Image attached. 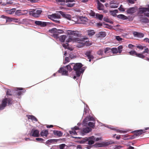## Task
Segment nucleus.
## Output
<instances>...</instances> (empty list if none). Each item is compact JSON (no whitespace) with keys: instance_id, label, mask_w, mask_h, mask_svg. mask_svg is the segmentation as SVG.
Wrapping results in <instances>:
<instances>
[{"instance_id":"obj_24","label":"nucleus","mask_w":149,"mask_h":149,"mask_svg":"<svg viewBox=\"0 0 149 149\" xmlns=\"http://www.w3.org/2000/svg\"><path fill=\"white\" fill-rule=\"evenodd\" d=\"M140 20L141 22L145 23H148L149 22V20L147 17H142L141 18Z\"/></svg>"},{"instance_id":"obj_58","label":"nucleus","mask_w":149,"mask_h":149,"mask_svg":"<svg viewBox=\"0 0 149 149\" xmlns=\"http://www.w3.org/2000/svg\"><path fill=\"white\" fill-rule=\"evenodd\" d=\"M116 38L117 40L118 41H121L122 40V38H121L119 36H116Z\"/></svg>"},{"instance_id":"obj_4","label":"nucleus","mask_w":149,"mask_h":149,"mask_svg":"<svg viewBox=\"0 0 149 149\" xmlns=\"http://www.w3.org/2000/svg\"><path fill=\"white\" fill-rule=\"evenodd\" d=\"M61 14L58 13H54L52 15H48V18L53 20L54 22L57 23H59L60 21L59 20H56L55 19H59L61 18Z\"/></svg>"},{"instance_id":"obj_16","label":"nucleus","mask_w":149,"mask_h":149,"mask_svg":"<svg viewBox=\"0 0 149 149\" xmlns=\"http://www.w3.org/2000/svg\"><path fill=\"white\" fill-rule=\"evenodd\" d=\"M133 34L134 36L140 38H143L144 36V35L143 33L136 31L134 32Z\"/></svg>"},{"instance_id":"obj_22","label":"nucleus","mask_w":149,"mask_h":149,"mask_svg":"<svg viewBox=\"0 0 149 149\" xmlns=\"http://www.w3.org/2000/svg\"><path fill=\"white\" fill-rule=\"evenodd\" d=\"M136 12V9L135 8H131L127 10V13L128 14H132Z\"/></svg>"},{"instance_id":"obj_11","label":"nucleus","mask_w":149,"mask_h":149,"mask_svg":"<svg viewBox=\"0 0 149 149\" xmlns=\"http://www.w3.org/2000/svg\"><path fill=\"white\" fill-rule=\"evenodd\" d=\"M85 54L87 57L89 59V62H91V60L94 58V56L91 54V52L90 51H87L86 52Z\"/></svg>"},{"instance_id":"obj_28","label":"nucleus","mask_w":149,"mask_h":149,"mask_svg":"<svg viewBox=\"0 0 149 149\" xmlns=\"http://www.w3.org/2000/svg\"><path fill=\"white\" fill-rule=\"evenodd\" d=\"M117 17L120 19H127L128 18L127 17L122 14H120L117 16Z\"/></svg>"},{"instance_id":"obj_43","label":"nucleus","mask_w":149,"mask_h":149,"mask_svg":"<svg viewBox=\"0 0 149 149\" xmlns=\"http://www.w3.org/2000/svg\"><path fill=\"white\" fill-rule=\"evenodd\" d=\"M59 33H55V34H53L52 35L53 37L54 38H56L57 39L59 38Z\"/></svg>"},{"instance_id":"obj_45","label":"nucleus","mask_w":149,"mask_h":149,"mask_svg":"<svg viewBox=\"0 0 149 149\" xmlns=\"http://www.w3.org/2000/svg\"><path fill=\"white\" fill-rule=\"evenodd\" d=\"M145 53L147 54H149V49L148 48L145 49L144 51L142 52V54H145Z\"/></svg>"},{"instance_id":"obj_20","label":"nucleus","mask_w":149,"mask_h":149,"mask_svg":"<svg viewBox=\"0 0 149 149\" xmlns=\"http://www.w3.org/2000/svg\"><path fill=\"white\" fill-rule=\"evenodd\" d=\"M53 133L54 135L59 137L61 136L63 134V133L61 131L58 130H54Z\"/></svg>"},{"instance_id":"obj_41","label":"nucleus","mask_w":149,"mask_h":149,"mask_svg":"<svg viewBox=\"0 0 149 149\" xmlns=\"http://www.w3.org/2000/svg\"><path fill=\"white\" fill-rule=\"evenodd\" d=\"M80 19L82 22H86L88 20V19L87 17H80Z\"/></svg>"},{"instance_id":"obj_46","label":"nucleus","mask_w":149,"mask_h":149,"mask_svg":"<svg viewBox=\"0 0 149 149\" xmlns=\"http://www.w3.org/2000/svg\"><path fill=\"white\" fill-rule=\"evenodd\" d=\"M15 9H12L10 10H8V13L9 14H13L15 12Z\"/></svg>"},{"instance_id":"obj_49","label":"nucleus","mask_w":149,"mask_h":149,"mask_svg":"<svg viewBox=\"0 0 149 149\" xmlns=\"http://www.w3.org/2000/svg\"><path fill=\"white\" fill-rule=\"evenodd\" d=\"M6 95L8 96H10L12 95L11 91L10 90L8 89L7 90L6 92Z\"/></svg>"},{"instance_id":"obj_47","label":"nucleus","mask_w":149,"mask_h":149,"mask_svg":"<svg viewBox=\"0 0 149 149\" xmlns=\"http://www.w3.org/2000/svg\"><path fill=\"white\" fill-rule=\"evenodd\" d=\"M88 125L90 127L93 128L95 126V124L92 122H90L88 123Z\"/></svg>"},{"instance_id":"obj_59","label":"nucleus","mask_w":149,"mask_h":149,"mask_svg":"<svg viewBox=\"0 0 149 149\" xmlns=\"http://www.w3.org/2000/svg\"><path fill=\"white\" fill-rule=\"evenodd\" d=\"M65 61L66 62H68L70 61V59L68 57H66L65 58Z\"/></svg>"},{"instance_id":"obj_51","label":"nucleus","mask_w":149,"mask_h":149,"mask_svg":"<svg viewBox=\"0 0 149 149\" xmlns=\"http://www.w3.org/2000/svg\"><path fill=\"white\" fill-rule=\"evenodd\" d=\"M115 147L114 148V149H120L123 147L122 146L116 145H115Z\"/></svg>"},{"instance_id":"obj_1","label":"nucleus","mask_w":149,"mask_h":149,"mask_svg":"<svg viewBox=\"0 0 149 149\" xmlns=\"http://www.w3.org/2000/svg\"><path fill=\"white\" fill-rule=\"evenodd\" d=\"M68 33L69 35L68 38L67 39L66 41L67 42H70L72 41H74L78 42H80L81 40L79 38L76 37H79L81 36V34L78 32L69 30L68 31Z\"/></svg>"},{"instance_id":"obj_60","label":"nucleus","mask_w":149,"mask_h":149,"mask_svg":"<svg viewBox=\"0 0 149 149\" xmlns=\"http://www.w3.org/2000/svg\"><path fill=\"white\" fill-rule=\"evenodd\" d=\"M116 130L118 132H119L120 133H125L126 132V131H123V130Z\"/></svg>"},{"instance_id":"obj_52","label":"nucleus","mask_w":149,"mask_h":149,"mask_svg":"<svg viewBox=\"0 0 149 149\" xmlns=\"http://www.w3.org/2000/svg\"><path fill=\"white\" fill-rule=\"evenodd\" d=\"M90 15L91 16H95V13L92 10H91L90 13Z\"/></svg>"},{"instance_id":"obj_38","label":"nucleus","mask_w":149,"mask_h":149,"mask_svg":"<svg viewBox=\"0 0 149 149\" xmlns=\"http://www.w3.org/2000/svg\"><path fill=\"white\" fill-rule=\"evenodd\" d=\"M123 48V47L122 46L120 45L118 47V49H117L118 51V53L119 54L121 53L122 51V49Z\"/></svg>"},{"instance_id":"obj_53","label":"nucleus","mask_w":149,"mask_h":149,"mask_svg":"<svg viewBox=\"0 0 149 149\" xmlns=\"http://www.w3.org/2000/svg\"><path fill=\"white\" fill-rule=\"evenodd\" d=\"M57 32L59 33V34H62L64 33V31L63 30L57 29Z\"/></svg>"},{"instance_id":"obj_62","label":"nucleus","mask_w":149,"mask_h":149,"mask_svg":"<svg viewBox=\"0 0 149 149\" xmlns=\"http://www.w3.org/2000/svg\"><path fill=\"white\" fill-rule=\"evenodd\" d=\"M144 41L146 42H148L149 43V39L146 38L144 39Z\"/></svg>"},{"instance_id":"obj_40","label":"nucleus","mask_w":149,"mask_h":149,"mask_svg":"<svg viewBox=\"0 0 149 149\" xmlns=\"http://www.w3.org/2000/svg\"><path fill=\"white\" fill-rule=\"evenodd\" d=\"M104 50L103 49H100L97 52V54L100 55H102L103 54Z\"/></svg>"},{"instance_id":"obj_39","label":"nucleus","mask_w":149,"mask_h":149,"mask_svg":"<svg viewBox=\"0 0 149 149\" xmlns=\"http://www.w3.org/2000/svg\"><path fill=\"white\" fill-rule=\"evenodd\" d=\"M88 137H86L84 138L81 140L80 141V143H84L87 142L88 141Z\"/></svg>"},{"instance_id":"obj_63","label":"nucleus","mask_w":149,"mask_h":149,"mask_svg":"<svg viewBox=\"0 0 149 149\" xmlns=\"http://www.w3.org/2000/svg\"><path fill=\"white\" fill-rule=\"evenodd\" d=\"M134 47V45L131 44H130L128 45V47L129 48L132 49Z\"/></svg>"},{"instance_id":"obj_26","label":"nucleus","mask_w":149,"mask_h":149,"mask_svg":"<svg viewBox=\"0 0 149 149\" xmlns=\"http://www.w3.org/2000/svg\"><path fill=\"white\" fill-rule=\"evenodd\" d=\"M57 140L56 139H50L48 140L46 142V143L47 144H50L51 143H54V142H57Z\"/></svg>"},{"instance_id":"obj_10","label":"nucleus","mask_w":149,"mask_h":149,"mask_svg":"<svg viewBox=\"0 0 149 149\" xmlns=\"http://www.w3.org/2000/svg\"><path fill=\"white\" fill-rule=\"evenodd\" d=\"M66 5L69 7H72L74 6L75 3H72V2H75L74 0H66Z\"/></svg>"},{"instance_id":"obj_32","label":"nucleus","mask_w":149,"mask_h":149,"mask_svg":"<svg viewBox=\"0 0 149 149\" xmlns=\"http://www.w3.org/2000/svg\"><path fill=\"white\" fill-rule=\"evenodd\" d=\"M66 38V36L65 35H62L60 36V40L61 42H64Z\"/></svg>"},{"instance_id":"obj_25","label":"nucleus","mask_w":149,"mask_h":149,"mask_svg":"<svg viewBox=\"0 0 149 149\" xmlns=\"http://www.w3.org/2000/svg\"><path fill=\"white\" fill-rule=\"evenodd\" d=\"M28 119H31L32 120L35 122L38 121L37 119L33 115H29L28 116Z\"/></svg>"},{"instance_id":"obj_2","label":"nucleus","mask_w":149,"mask_h":149,"mask_svg":"<svg viewBox=\"0 0 149 149\" xmlns=\"http://www.w3.org/2000/svg\"><path fill=\"white\" fill-rule=\"evenodd\" d=\"M13 103V100L12 98L5 97L2 100L1 103L0 105V110L4 109L7 104L9 105Z\"/></svg>"},{"instance_id":"obj_21","label":"nucleus","mask_w":149,"mask_h":149,"mask_svg":"<svg viewBox=\"0 0 149 149\" xmlns=\"http://www.w3.org/2000/svg\"><path fill=\"white\" fill-rule=\"evenodd\" d=\"M98 5V9L99 10H102L103 9L104 6L98 0L97 1Z\"/></svg>"},{"instance_id":"obj_64","label":"nucleus","mask_w":149,"mask_h":149,"mask_svg":"<svg viewBox=\"0 0 149 149\" xmlns=\"http://www.w3.org/2000/svg\"><path fill=\"white\" fill-rule=\"evenodd\" d=\"M122 5H121L120 7L118 8V9L122 11H124V8H123L122 7H121Z\"/></svg>"},{"instance_id":"obj_3","label":"nucleus","mask_w":149,"mask_h":149,"mask_svg":"<svg viewBox=\"0 0 149 149\" xmlns=\"http://www.w3.org/2000/svg\"><path fill=\"white\" fill-rule=\"evenodd\" d=\"M82 66L83 65L81 63H75V66H74V71H75L77 76H80L81 73L84 72V70L81 68Z\"/></svg>"},{"instance_id":"obj_35","label":"nucleus","mask_w":149,"mask_h":149,"mask_svg":"<svg viewBox=\"0 0 149 149\" xmlns=\"http://www.w3.org/2000/svg\"><path fill=\"white\" fill-rule=\"evenodd\" d=\"M118 10H115L113 11H110V12L111 14L113 16L116 15V14L118 13Z\"/></svg>"},{"instance_id":"obj_15","label":"nucleus","mask_w":149,"mask_h":149,"mask_svg":"<svg viewBox=\"0 0 149 149\" xmlns=\"http://www.w3.org/2000/svg\"><path fill=\"white\" fill-rule=\"evenodd\" d=\"M106 36V33L104 32L101 31L96 34V36L97 38H104Z\"/></svg>"},{"instance_id":"obj_6","label":"nucleus","mask_w":149,"mask_h":149,"mask_svg":"<svg viewBox=\"0 0 149 149\" xmlns=\"http://www.w3.org/2000/svg\"><path fill=\"white\" fill-rule=\"evenodd\" d=\"M148 8H139V13L140 14H143L144 13L145 16L149 17V13H146V12L148 11L149 12V4L148 6Z\"/></svg>"},{"instance_id":"obj_31","label":"nucleus","mask_w":149,"mask_h":149,"mask_svg":"<svg viewBox=\"0 0 149 149\" xmlns=\"http://www.w3.org/2000/svg\"><path fill=\"white\" fill-rule=\"evenodd\" d=\"M118 7V4L111 3L110 5V7L111 8H116Z\"/></svg>"},{"instance_id":"obj_27","label":"nucleus","mask_w":149,"mask_h":149,"mask_svg":"<svg viewBox=\"0 0 149 149\" xmlns=\"http://www.w3.org/2000/svg\"><path fill=\"white\" fill-rule=\"evenodd\" d=\"M104 52L105 54L111 52V48L110 47H107L104 49Z\"/></svg>"},{"instance_id":"obj_57","label":"nucleus","mask_w":149,"mask_h":149,"mask_svg":"<svg viewBox=\"0 0 149 149\" xmlns=\"http://www.w3.org/2000/svg\"><path fill=\"white\" fill-rule=\"evenodd\" d=\"M22 92L21 91H19L17 92L16 93V96H19L22 95Z\"/></svg>"},{"instance_id":"obj_48","label":"nucleus","mask_w":149,"mask_h":149,"mask_svg":"<svg viewBox=\"0 0 149 149\" xmlns=\"http://www.w3.org/2000/svg\"><path fill=\"white\" fill-rule=\"evenodd\" d=\"M71 65H70L69 64L66 66V67L67 68V70L70 71H71L72 70V69L71 68Z\"/></svg>"},{"instance_id":"obj_34","label":"nucleus","mask_w":149,"mask_h":149,"mask_svg":"<svg viewBox=\"0 0 149 149\" xmlns=\"http://www.w3.org/2000/svg\"><path fill=\"white\" fill-rule=\"evenodd\" d=\"M87 32L89 36H93L95 33V32L93 30H88Z\"/></svg>"},{"instance_id":"obj_7","label":"nucleus","mask_w":149,"mask_h":149,"mask_svg":"<svg viewBox=\"0 0 149 149\" xmlns=\"http://www.w3.org/2000/svg\"><path fill=\"white\" fill-rule=\"evenodd\" d=\"M133 132L135 133V134L133 135L132 136L131 138H130V139H134L136 136H139L143 133L145 132H143V130H142L134 131Z\"/></svg>"},{"instance_id":"obj_61","label":"nucleus","mask_w":149,"mask_h":149,"mask_svg":"<svg viewBox=\"0 0 149 149\" xmlns=\"http://www.w3.org/2000/svg\"><path fill=\"white\" fill-rule=\"evenodd\" d=\"M129 2L132 4H133L134 3V2L136 1L134 0H128Z\"/></svg>"},{"instance_id":"obj_18","label":"nucleus","mask_w":149,"mask_h":149,"mask_svg":"<svg viewBox=\"0 0 149 149\" xmlns=\"http://www.w3.org/2000/svg\"><path fill=\"white\" fill-rule=\"evenodd\" d=\"M91 130L92 129L91 128L89 127H86V128H83L82 129V133L84 134H85L86 133H89L91 131Z\"/></svg>"},{"instance_id":"obj_5","label":"nucleus","mask_w":149,"mask_h":149,"mask_svg":"<svg viewBox=\"0 0 149 149\" xmlns=\"http://www.w3.org/2000/svg\"><path fill=\"white\" fill-rule=\"evenodd\" d=\"M42 12L41 10L38 9H33L29 11L30 15L33 16L37 17H38Z\"/></svg>"},{"instance_id":"obj_29","label":"nucleus","mask_w":149,"mask_h":149,"mask_svg":"<svg viewBox=\"0 0 149 149\" xmlns=\"http://www.w3.org/2000/svg\"><path fill=\"white\" fill-rule=\"evenodd\" d=\"M114 143V142L112 143ZM112 143H111L110 142H106L103 143L101 144H100V147H104L106 146H108L109 145Z\"/></svg>"},{"instance_id":"obj_9","label":"nucleus","mask_w":149,"mask_h":149,"mask_svg":"<svg viewBox=\"0 0 149 149\" xmlns=\"http://www.w3.org/2000/svg\"><path fill=\"white\" fill-rule=\"evenodd\" d=\"M30 135L33 137H39L40 136L39 131L37 130L32 129L31 130Z\"/></svg>"},{"instance_id":"obj_23","label":"nucleus","mask_w":149,"mask_h":149,"mask_svg":"<svg viewBox=\"0 0 149 149\" xmlns=\"http://www.w3.org/2000/svg\"><path fill=\"white\" fill-rule=\"evenodd\" d=\"M25 11H26V10H25L21 11V10H17L15 12V13L16 15L18 16L23 15L24 14L22 12Z\"/></svg>"},{"instance_id":"obj_12","label":"nucleus","mask_w":149,"mask_h":149,"mask_svg":"<svg viewBox=\"0 0 149 149\" xmlns=\"http://www.w3.org/2000/svg\"><path fill=\"white\" fill-rule=\"evenodd\" d=\"M88 143L89 145H92L94 143L95 138L94 136H92L91 137H88Z\"/></svg>"},{"instance_id":"obj_36","label":"nucleus","mask_w":149,"mask_h":149,"mask_svg":"<svg viewBox=\"0 0 149 149\" xmlns=\"http://www.w3.org/2000/svg\"><path fill=\"white\" fill-rule=\"evenodd\" d=\"M57 29L55 28H52L51 29L49 30V31L51 33L53 34H55V33H57Z\"/></svg>"},{"instance_id":"obj_37","label":"nucleus","mask_w":149,"mask_h":149,"mask_svg":"<svg viewBox=\"0 0 149 149\" xmlns=\"http://www.w3.org/2000/svg\"><path fill=\"white\" fill-rule=\"evenodd\" d=\"M70 134L72 136V135H77V133L74 130H72V131H70L69 132Z\"/></svg>"},{"instance_id":"obj_17","label":"nucleus","mask_w":149,"mask_h":149,"mask_svg":"<svg viewBox=\"0 0 149 149\" xmlns=\"http://www.w3.org/2000/svg\"><path fill=\"white\" fill-rule=\"evenodd\" d=\"M59 13L63 17L68 19H71V16L70 15L66 14L64 13L61 11H60Z\"/></svg>"},{"instance_id":"obj_50","label":"nucleus","mask_w":149,"mask_h":149,"mask_svg":"<svg viewBox=\"0 0 149 149\" xmlns=\"http://www.w3.org/2000/svg\"><path fill=\"white\" fill-rule=\"evenodd\" d=\"M36 140L40 142H42L44 141V139L41 138H36Z\"/></svg>"},{"instance_id":"obj_44","label":"nucleus","mask_w":149,"mask_h":149,"mask_svg":"<svg viewBox=\"0 0 149 149\" xmlns=\"http://www.w3.org/2000/svg\"><path fill=\"white\" fill-rule=\"evenodd\" d=\"M6 19V22H11L13 21V18L7 17Z\"/></svg>"},{"instance_id":"obj_14","label":"nucleus","mask_w":149,"mask_h":149,"mask_svg":"<svg viewBox=\"0 0 149 149\" xmlns=\"http://www.w3.org/2000/svg\"><path fill=\"white\" fill-rule=\"evenodd\" d=\"M57 72L59 73H61L62 75H68V71L65 70L63 68H60Z\"/></svg>"},{"instance_id":"obj_55","label":"nucleus","mask_w":149,"mask_h":149,"mask_svg":"<svg viewBox=\"0 0 149 149\" xmlns=\"http://www.w3.org/2000/svg\"><path fill=\"white\" fill-rule=\"evenodd\" d=\"M70 65H71V68L72 69V70L73 69L74 70V66H75V63H71L70 64Z\"/></svg>"},{"instance_id":"obj_13","label":"nucleus","mask_w":149,"mask_h":149,"mask_svg":"<svg viewBox=\"0 0 149 149\" xmlns=\"http://www.w3.org/2000/svg\"><path fill=\"white\" fill-rule=\"evenodd\" d=\"M35 24L36 25L42 27L45 26L47 25V23L39 21H36L35 22Z\"/></svg>"},{"instance_id":"obj_54","label":"nucleus","mask_w":149,"mask_h":149,"mask_svg":"<svg viewBox=\"0 0 149 149\" xmlns=\"http://www.w3.org/2000/svg\"><path fill=\"white\" fill-rule=\"evenodd\" d=\"M137 47L140 49H141V50H142L144 48H146V47L145 46H141V45H140V46H137Z\"/></svg>"},{"instance_id":"obj_19","label":"nucleus","mask_w":149,"mask_h":149,"mask_svg":"<svg viewBox=\"0 0 149 149\" xmlns=\"http://www.w3.org/2000/svg\"><path fill=\"white\" fill-rule=\"evenodd\" d=\"M48 134V131L47 130H43L40 133V135L41 136H45V137H47V136Z\"/></svg>"},{"instance_id":"obj_33","label":"nucleus","mask_w":149,"mask_h":149,"mask_svg":"<svg viewBox=\"0 0 149 149\" xmlns=\"http://www.w3.org/2000/svg\"><path fill=\"white\" fill-rule=\"evenodd\" d=\"M111 52L113 54H117L118 53V51L117 48H111Z\"/></svg>"},{"instance_id":"obj_56","label":"nucleus","mask_w":149,"mask_h":149,"mask_svg":"<svg viewBox=\"0 0 149 149\" xmlns=\"http://www.w3.org/2000/svg\"><path fill=\"white\" fill-rule=\"evenodd\" d=\"M65 145L64 144H62L59 145L60 149H64Z\"/></svg>"},{"instance_id":"obj_30","label":"nucleus","mask_w":149,"mask_h":149,"mask_svg":"<svg viewBox=\"0 0 149 149\" xmlns=\"http://www.w3.org/2000/svg\"><path fill=\"white\" fill-rule=\"evenodd\" d=\"M96 17L98 18L100 20H102V19L103 16V15L101 14L100 15L98 13H97L95 15Z\"/></svg>"},{"instance_id":"obj_8","label":"nucleus","mask_w":149,"mask_h":149,"mask_svg":"<svg viewBox=\"0 0 149 149\" xmlns=\"http://www.w3.org/2000/svg\"><path fill=\"white\" fill-rule=\"evenodd\" d=\"M129 54L131 55H135L137 56L143 58L145 57V56L142 54V53L141 54L137 53L136 52L134 51H131L129 52Z\"/></svg>"},{"instance_id":"obj_42","label":"nucleus","mask_w":149,"mask_h":149,"mask_svg":"<svg viewBox=\"0 0 149 149\" xmlns=\"http://www.w3.org/2000/svg\"><path fill=\"white\" fill-rule=\"evenodd\" d=\"M62 46L64 47L65 48L70 49L69 47V45L67 43H66L65 44V43L63 44H62Z\"/></svg>"}]
</instances>
